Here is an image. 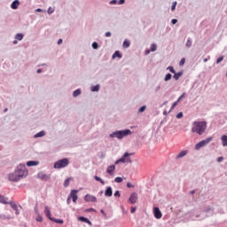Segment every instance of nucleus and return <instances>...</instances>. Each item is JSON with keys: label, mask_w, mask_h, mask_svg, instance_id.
<instances>
[{"label": "nucleus", "mask_w": 227, "mask_h": 227, "mask_svg": "<svg viewBox=\"0 0 227 227\" xmlns=\"http://www.w3.org/2000/svg\"><path fill=\"white\" fill-rule=\"evenodd\" d=\"M155 51H157V45L156 44H152L151 52H155Z\"/></svg>", "instance_id": "36"}, {"label": "nucleus", "mask_w": 227, "mask_h": 227, "mask_svg": "<svg viewBox=\"0 0 227 227\" xmlns=\"http://www.w3.org/2000/svg\"><path fill=\"white\" fill-rule=\"evenodd\" d=\"M36 221H37L38 223H42V221H43V219L42 218V216H38V217L36 218Z\"/></svg>", "instance_id": "47"}, {"label": "nucleus", "mask_w": 227, "mask_h": 227, "mask_svg": "<svg viewBox=\"0 0 227 227\" xmlns=\"http://www.w3.org/2000/svg\"><path fill=\"white\" fill-rule=\"evenodd\" d=\"M0 203H2L3 205H8V198L4 197L3 195H0Z\"/></svg>", "instance_id": "17"}, {"label": "nucleus", "mask_w": 227, "mask_h": 227, "mask_svg": "<svg viewBox=\"0 0 227 227\" xmlns=\"http://www.w3.org/2000/svg\"><path fill=\"white\" fill-rule=\"evenodd\" d=\"M94 179H95L97 182H100V184H101L102 185H105V184H106V182H105L102 178H100L98 176H94Z\"/></svg>", "instance_id": "22"}, {"label": "nucleus", "mask_w": 227, "mask_h": 227, "mask_svg": "<svg viewBox=\"0 0 227 227\" xmlns=\"http://www.w3.org/2000/svg\"><path fill=\"white\" fill-rule=\"evenodd\" d=\"M84 200L88 201V202L90 201V203H96L97 197H95V196H93L91 194H86L85 197H84Z\"/></svg>", "instance_id": "9"}, {"label": "nucleus", "mask_w": 227, "mask_h": 227, "mask_svg": "<svg viewBox=\"0 0 227 227\" xmlns=\"http://www.w3.org/2000/svg\"><path fill=\"white\" fill-rule=\"evenodd\" d=\"M114 182H116V184H121V182H123V178H121V177H115Z\"/></svg>", "instance_id": "35"}, {"label": "nucleus", "mask_w": 227, "mask_h": 227, "mask_svg": "<svg viewBox=\"0 0 227 227\" xmlns=\"http://www.w3.org/2000/svg\"><path fill=\"white\" fill-rule=\"evenodd\" d=\"M223 59H224L223 57L218 58L217 60H216V63L219 64L221 61H223Z\"/></svg>", "instance_id": "46"}, {"label": "nucleus", "mask_w": 227, "mask_h": 227, "mask_svg": "<svg viewBox=\"0 0 227 227\" xmlns=\"http://www.w3.org/2000/svg\"><path fill=\"white\" fill-rule=\"evenodd\" d=\"M81 95V90H76L73 92V97H79Z\"/></svg>", "instance_id": "28"}, {"label": "nucleus", "mask_w": 227, "mask_h": 227, "mask_svg": "<svg viewBox=\"0 0 227 227\" xmlns=\"http://www.w3.org/2000/svg\"><path fill=\"white\" fill-rule=\"evenodd\" d=\"M51 221H53L54 223H57L58 224H63V220L61 219H54V218H51Z\"/></svg>", "instance_id": "31"}, {"label": "nucleus", "mask_w": 227, "mask_h": 227, "mask_svg": "<svg viewBox=\"0 0 227 227\" xmlns=\"http://www.w3.org/2000/svg\"><path fill=\"white\" fill-rule=\"evenodd\" d=\"M146 110V106H142V107H140V109H139V113H145V111Z\"/></svg>", "instance_id": "42"}, {"label": "nucleus", "mask_w": 227, "mask_h": 227, "mask_svg": "<svg viewBox=\"0 0 227 227\" xmlns=\"http://www.w3.org/2000/svg\"><path fill=\"white\" fill-rule=\"evenodd\" d=\"M78 192H79V191H77V190H71L69 196L73 200L74 203H76L77 200H79V196H77Z\"/></svg>", "instance_id": "7"}, {"label": "nucleus", "mask_w": 227, "mask_h": 227, "mask_svg": "<svg viewBox=\"0 0 227 227\" xmlns=\"http://www.w3.org/2000/svg\"><path fill=\"white\" fill-rule=\"evenodd\" d=\"M92 48H93V49H98V43H92Z\"/></svg>", "instance_id": "43"}, {"label": "nucleus", "mask_w": 227, "mask_h": 227, "mask_svg": "<svg viewBox=\"0 0 227 227\" xmlns=\"http://www.w3.org/2000/svg\"><path fill=\"white\" fill-rule=\"evenodd\" d=\"M185 155H187V151H182L177 154L176 159H182V157H185Z\"/></svg>", "instance_id": "20"}, {"label": "nucleus", "mask_w": 227, "mask_h": 227, "mask_svg": "<svg viewBox=\"0 0 227 227\" xmlns=\"http://www.w3.org/2000/svg\"><path fill=\"white\" fill-rule=\"evenodd\" d=\"M176 8V2H173L172 6H171V10L175 11Z\"/></svg>", "instance_id": "41"}, {"label": "nucleus", "mask_w": 227, "mask_h": 227, "mask_svg": "<svg viewBox=\"0 0 227 227\" xmlns=\"http://www.w3.org/2000/svg\"><path fill=\"white\" fill-rule=\"evenodd\" d=\"M176 106H178V100L173 103L171 109H173L174 107H176Z\"/></svg>", "instance_id": "44"}, {"label": "nucleus", "mask_w": 227, "mask_h": 227, "mask_svg": "<svg viewBox=\"0 0 227 227\" xmlns=\"http://www.w3.org/2000/svg\"><path fill=\"white\" fill-rule=\"evenodd\" d=\"M105 196L106 198H111V196H113V188H111V186L106 188V190L105 192Z\"/></svg>", "instance_id": "13"}, {"label": "nucleus", "mask_w": 227, "mask_h": 227, "mask_svg": "<svg viewBox=\"0 0 227 227\" xmlns=\"http://www.w3.org/2000/svg\"><path fill=\"white\" fill-rule=\"evenodd\" d=\"M127 187H129V189H130V187H134V185H132V184H130V183H127Z\"/></svg>", "instance_id": "54"}, {"label": "nucleus", "mask_w": 227, "mask_h": 227, "mask_svg": "<svg viewBox=\"0 0 227 227\" xmlns=\"http://www.w3.org/2000/svg\"><path fill=\"white\" fill-rule=\"evenodd\" d=\"M37 74H42V69H38Z\"/></svg>", "instance_id": "62"}, {"label": "nucleus", "mask_w": 227, "mask_h": 227, "mask_svg": "<svg viewBox=\"0 0 227 227\" xmlns=\"http://www.w3.org/2000/svg\"><path fill=\"white\" fill-rule=\"evenodd\" d=\"M184 97H185V93H183L177 99V102H180V100H182V98H184Z\"/></svg>", "instance_id": "45"}, {"label": "nucleus", "mask_w": 227, "mask_h": 227, "mask_svg": "<svg viewBox=\"0 0 227 227\" xmlns=\"http://www.w3.org/2000/svg\"><path fill=\"white\" fill-rule=\"evenodd\" d=\"M167 70H169V72H171V74H175L176 73L175 68L173 67H168L167 68Z\"/></svg>", "instance_id": "37"}, {"label": "nucleus", "mask_w": 227, "mask_h": 227, "mask_svg": "<svg viewBox=\"0 0 227 227\" xmlns=\"http://www.w3.org/2000/svg\"><path fill=\"white\" fill-rule=\"evenodd\" d=\"M78 221H82V223H88V224H91V222H90L88 218L83 217V216H80L78 218Z\"/></svg>", "instance_id": "21"}, {"label": "nucleus", "mask_w": 227, "mask_h": 227, "mask_svg": "<svg viewBox=\"0 0 227 227\" xmlns=\"http://www.w3.org/2000/svg\"><path fill=\"white\" fill-rule=\"evenodd\" d=\"M9 205L13 210H17V204H15L14 202H9Z\"/></svg>", "instance_id": "34"}, {"label": "nucleus", "mask_w": 227, "mask_h": 227, "mask_svg": "<svg viewBox=\"0 0 227 227\" xmlns=\"http://www.w3.org/2000/svg\"><path fill=\"white\" fill-rule=\"evenodd\" d=\"M70 185V178H67L64 182V187H68Z\"/></svg>", "instance_id": "33"}, {"label": "nucleus", "mask_w": 227, "mask_h": 227, "mask_svg": "<svg viewBox=\"0 0 227 227\" xmlns=\"http://www.w3.org/2000/svg\"><path fill=\"white\" fill-rule=\"evenodd\" d=\"M23 38H24V35H22V34H17V35H15V39H16V40H19V42L22 41Z\"/></svg>", "instance_id": "25"}, {"label": "nucleus", "mask_w": 227, "mask_h": 227, "mask_svg": "<svg viewBox=\"0 0 227 227\" xmlns=\"http://www.w3.org/2000/svg\"><path fill=\"white\" fill-rule=\"evenodd\" d=\"M114 169H116V166L111 165L107 168L106 173H108V175H113Z\"/></svg>", "instance_id": "16"}, {"label": "nucleus", "mask_w": 227, "mask_h": 227, "mask_svg": "<svg viewBox=\"0 0 227 227\" xmlns=\"http://www.w3.org/2000/svg\"><path fill=\"white\" fill-rule=\"evenodd\" d=\"M130 212H131V214H134L136 212V207H132L130 208Z\"/></svg>", "instance_id": "50"}, {"label": "nucleus", "mask_w": 227, "mask_h": 227, "mask_svg": "<svg viewBox=\"0 0 227 227\" xmlns=\"http://www.w3.org/2000/svg\"><path fill=\"white\" fill-rule=\"evenodd\" d=\"M35 12H42V9H36Z\"/></svg>", "instance_id": "64"}, {"label": "nucleus", "mask_w": 227, "mask_h": 227, "mask_svg": "<svg viewBox=\"0 0 227 227\" xmlns=\"http://www.w3.org/2000/svg\"><path fill=\"white\" fill-rule=\"evenodd\" d=\"M122 47H124V49H128V47H130V41L125 40L122 43Z\"/></svg>", "instance_id": "23"}, {"label": "nucleus", "mask_w": 227, "mask_h": 227, "mask_svg": "<svg viewBox=\"0 0 227 227\" xmlns=\"http://www.w3.org/2000/svg\"><path fill=\"white\" fill-rule=\"evenodd\" d=\"M171 22H172V24H176V22H178V20L173 19Z\"/></svg>", "instance_id": "53"}, {"label": "nucleus", "mask_w": 227, "mask_h": 227, "mask_svg": "<svg viewBox=\"0 0 227 227\" xmlns=\"http://www.w3.org/2000/svg\"><path fill=\"white\" fill-rule=\"evenodd\" d=\"M27 166H28V167L38 166V161H33V160L27 161Z\"/></svg>", "instance_id": "24"}, {"label": "nucleus", "mask_w": 227, "mask_h": 227, "mask_svg": "<svg viewBox=\"0 0 227 227\" xmlns=\"http://www.w3.org/2000/svg\"><path fill=\"white\" fill-rule=\"evenodd\" d=\"M116 58H120L121 59V55L120 54V51H116L114 55H113V59H116Z\"/></svg>", "instance_id": "27"}, {"label": "nucleus", "mask_w": 227, "mask_h": 227, "mask_svg": "<svg viewBox=\"0 0 227 227\" xmlns=\"http://www.w3.org/2000/svg\"><path fill=\"white\" fill-rule=\"evenodd\" d=\"M192 41L191 40V38H189L186 42V47H192Z\"/></svg>", "instance_id": "32"}, {"label": "nucleus", "mask_w": 227, "mask_h": 227, "mask_svg": "<svg viewBox=\"0 0 227 227\" xmlns=\"http://www.w3.org/2000/svg\"><path fill=\"white\" fill-rule=\"evenodd\" d=\"M125 4V0H119L118 4Z\"/></svg>", "instance_id": "51"}, {"label": "nucleus", "mask_w": 227, "mask_h": 227, "mask_svg": "<svg viewBox=\"0 0 227 227\" xmlns=\"http://www.w3.org/2000/svg\"><path fill=\"white\" fill-rule=\"evenodd\" d=\"M110 4H116V0H112V1L110 2Z\"/></svg>", "instance_id": "58"}, {"label": "nucleus", "mask_w": 227, "mask_h": 227, "mask_svg": "<svg viewBox=\"0 0 227 227\" xmlns=\"http://www.w3.org/2000/svg\"><path fill=\"white\" fill-rule=\"evenodd\" d=\"M130 155H134V153H125L121 159L115 161V164H120V162H122V164H132V160H130Z\"/></svg>", "instance_id": "3"}, {"label": "nucleus", "mask_w": 227, "mask_h": 227, "mask_svg": "<svg viewBox=\"0 0 227 227\" xmlns=\"http://www.w3.org/2000/svg\"><path fill=\"white\" fill-rule=\"evenodd\" d=\"M13 43H14V45H17V44L19 43V42L17 41V39L13 41Z\"/></svg>", "instance_id": "61"}, {"label": "nucleus", "mask_w": 227, "mask_h": 227, "mask_svg": "<svg viewBox=\"0 0 227 227\" xmlns=\"http://www.w3.org/2000/svg\"><path fill=\"white\" fill-rule=\"evenodd\" d=\"M207 130V121H194L192 128V132L203 136Z\"/></svg>", "instance_id": "1"}, {"label": "nucleus", "mask_w": 227, "mask_h": 227, "mask_svg": "<svg viewBox=\"0 0 227 227\" xmlns=\"http://www.w3.org/2000/svg\"><path fill=\"white\" fill-rule=\"evenodd\" d=\"M37 176H38V178H40V180H44V181H47V180H49V176H47L45 173H43V172H40V173H38V175H37Z\"/></svg>", "instance_id": "12"}, {"label": "nucleus", "mask_w": 227, "mask_h": 227, "mask_svg": "<svg viewBox=\"0 0 227 227\" xmlns=\"http://www.w3.org/2000/svg\"><path fill=\"white\" fill-rule=\"evenodd\" d=\"M105 36H106V37L111 36V32H106V33L105 34Z\"/></svg>", "instance_id": "57"}, {"label": "nucleus", "mask_w": 227, "mask_h": 227, "mask_svg": "<svg viewBox=\"0 0 227 227\" xmlns=\"http://www.w3.org/2000/svg\"><path fill=\"white\" fill-rule=\"evenodd\" d=\"M196 191L192 190L190 193L195 194Z\"/></svg>", "instance_id": "63"}, {"label": "nucleus", "mask_w": 227, "mask_h": 227, "mask_svg": "<svg viewBox=\"0 0 227 227\" xmlns=\"http://www.w3.org/2000/svg\"><path fill=\"white\" fill-rule=\"evenodd\" d=\"M221 139H222L223 146H227V136L226 135H223Z\"/></svg>", "instance_id": "18"}, {"label": "nucleus", "mask_w": 227, "mask_h": 227, "mask_svg": "<svg viewBox=\"0 0 227 227\" xmlns=\"http://www.w3.org/2000/svg\"><path fill=\"white\" fill-rule=\"evenodd\" d=\"M212 139H213L212 137H209L206 138L205 140L199 142L195 145V150H200V148H203V146H207V145H208V143H210V141H212Z\"/></svg>", "instance_id": "6"}, {"label": "nucleus", "mask_w": 227, "mask_h": 227, "mask_svg": "<svg viewBox=\"0 0 227 227\" xmlns=\"http://www.w3.org/2000/svg\"><path fill=\"white\" fill-rule=\"evenodd\" d=\"M61 43H63V39H59L58 45H61Z\"/></svg>", "instance_id": "56"}, {"label": "nucleus", "mask_w": 227, "mask_h": 227, "mask_svg": "<svg viewBox=\"0 0 227 227\" xmlns=\"http://www.w3.org/2000/svg\"><path fill=\"white\" fill-rule=\"evenodd\" d=\"M100 90V85H95L91 87V91H98Z\"/></svg>", "instance_id": "29"}, {"label": "nucleus", "mask_w": 227, "mask_h": 227, "mask_svg": "<svg viewBox=\"0 0 227 227\" xmlns=\"http://www.w3.org/2000/svg\"><path fill=\"white\" fill-rule=\"evenodd\" d=\"M20 4V2H19V0H14L11 5V8L12 10H17V8H19Z\"/></svg>", "instance_id": "15"}, {"label": "nucleus", "mask_w": 227, "mask_h": 227, "mask_svg": "<svg viewBox=\"0 0 227 227\" xmlns=\"http://www.w3.org/2000/svg\"><path fill=\"white\" fill-rule=\"evenodd\" d=\"M176 118L177 119L184 118V113L180 112L179 114H177Z\"/></svg>", "instance_id": "40"}, {"label": "nucleus", "mask_w": 227, "mask_h": 227, "mask_svg": "<svg viewBox=\"0 0 227 227\" xmlns=\"http://www.w3.org/2000/svg\"><path fill=\"white\" fill-rule=\"evenodd\" d=\"M70 164V160L68 159L64 158L60 160H58L57 162L54 163V168L55 169H61V168H67Z\"/></svg>", "instance_id": "5"}, {"label": "nucleus", "mask_w": 227, "mask_h": 227, "mask_svg": "<svg viewBox=\"0 0 227 227\" xmlns=\"http://www.w3.org/2000/svg\"><path fill=\"white\" fill-rule=\"evenodd\" d=\"M101 214H103V215H106V212L104 211V209L100 210Z\"/></svg>", "instance_id": "60"}, {"label": "nucleus", "mask_w": 227, "mask_h": 227, "mask_svg": "<svg viewBox=\"0 0 227 227\" xmlns=\"http://www.w3.org/2000/svg\"><path fill=\"white\" fill-rule=\"evenodd\" d=\"M224 160V158L223 157H219L217 159V162H223Z\"/></svg>", "instance_id": "48"}, {"label": "nucleus", "mask_w": 227, "mask_h": 227, "mask_svg": "<svg viewBox=\"0 0 227 227\" xmlns=\"http://www.w3.org/2000/svg\"><path fill=\"white\" fill-rule=\"evenodd\" d=\"M171 77H172L171 74L168 73L166 74L164 81H166V82L171 81Z\"/></svg>", "instance_id": "30"}, {"label": "nucleus", "mask_w": 227, "mask_h": 227, "mask_svg": "<svg viewBox=\"0 0 227 227\" xmlns=\"http://www.w3.org/2000/svg\"><path fill=\"white\" fill-rule=\"evenodd\" d=\"M180 67H184L185 65V59H182L179 62Z\"/></svg>", "instance_id": "38"}, {"label": "nucleus", "mask_w": 227, "mask_h": 227, "mask_svg": "<svg viewBox=\"0 0 227 227\" xmlns=\"http://www.w3.org/2000/svg\"><path fill=\"white\" fill-rule=\"evenodd\" d=\"M48 13H49V14L54 13V10L50 7V8L48 9Z\"/></svg>", "instance_id": "49"}, {"label": "nucleus", "mask_w": 227, "mask_h": 227, "mask_svg": "<svg viewBox=\"0 0 227 227\" xmlns=\"http://www.w3.org/2000/svg\"><path fill=\"white\" fill-rule=\"evenodd\" d=\"M114 196H115V198H120L121 195L120 194V191H116L114 193Z\"/></svg>", "instance_id": "39"}, {"label": "nucleus", "mask_w": 227, "mask_h": 227, "mask_svg": "<svg viewBox=\"0 0 227 227\" xmlns=\"http://www.w3.org/2000/svg\"><path fill=\"white\" fill-rule=\"evenodd\" d=\"M44 214H45L46 217H48V219H50V221H51L52 217H51V209L49 208L48 206H46L44 208Z\"/></svg>", "instance_id": "14"}, {"label": "nucleus", "mask_w": 227, "mask_h": 227, "mask_svg": "<svg viewBox=\"0 0 227 227\" xmlns=\"http://www.w3.org/2000/svg\"><path fill=\"white\" fill-rule=\"evenodd\" d=\"M8 178L11 182H19V180H20V177L16 174L15 171L13 173L9 174Z\"/></svg>", "instance_id": "8"}, {"label": "nucleus", "mask_w": 227, "mask_h": 227, "mask_svg": "<svg viewBox=\"0 0 227 227\" xmlns=\"http://www.w3.org/2000/svg\"><path fill=\"white\" fill-rule=\"evenodd\" d=\"M88 212H95V209L94 208H90V209H88Z\"/></svg>", "instance_id": "59"}, {"label": "nucleus", "mask_w": 227, "mask_h": 227, "mask_svg": "<svg viewBox=\"0 0 227 227\" xmlns=\"http://www.w3.org/2000/svg\"><path fill=\"white\" fill-rule=\"evenodd\" d=\"M70 200H72V198L70 196H68L67 200V205H70Z\"/></svg>", "instance_id": "52"}, {"label": "nucleus", "mask_w": 227, "mask_h": 227, "mask_svg": "<svg viewBox=\"0 0 227 227\" xmlns=\"http://www.w3.org/2000/svg\"><path fill=\"white\" fill-rule=\"evenodd\" d=\"M45 136V131H40L39 133H36L34 137H43Z\"/></svg>", "instance_id": "26"}, {"label": "nucleus", "mask_w": 227, "mask_h": 227, "mask_svg": "<svg viewBox=\"0 0 227 227\" xmlns=\"http://www.w3.org/2000/svg\"><path fill=\"white\" fill-rule=\"evenodd\" d=\"M129 203L134 205V203H136L137 201V193H136V192L132 193L129 199Z\"/></svg>", "instance_id": "11"}, {"label": "nucleus", "mask_w": 227, "mask_h": 227, "mask_svg": "<svg viewBox=\"0 0 227 227\" xmlns=\"http://www.w3.org/2000/svg\"><path fill=\"white\" fill-rule=\"evenodd\" d=\"M183 75V73L182 72H179V73H174V76L173 78L176 80V81H178L180 79V77H182Z\"/></svg>", "instance_id": "19"}, {"label": "nucleus", "mask_w": 227, "mask_h": 227, "mask_svg": "<svg viewBox=\"0 0 227 227\" xmlns=\"http://www.w3.org/2000/svg\"><path fill=\"white\" fill-rule=\"evenodd\" d=\"M153 214L156 219H160V217H162V213L160 212V209H159V207L153 208Z\"/></svg>", "instance_id": "10"}, {"label": "nucleus", "mask_w": 227, "mask_h": 227, "mask_svg": "<svg viewBox=\"0 0 227 227\" xmlns=\"http://www.w3.org/2000/svg\"><path fill=\"white\" fill-rule=\"evenodd\" d=\"M131 134H132V131H130V129H124V130L115 131L110 134V137H117V139H123V137H127V136H130Z\"/></svg>", "instance_id": "2"}, {"label": "nucleus", "mask_w": 227, "mask_h": 227, "mask_svg": "<svg viewBox=\"0 0 227 227\" xmlns=\"http://www.w3.org/2000/svg\"><path fill=\"white\" fill-rule=\"evenodd\" d=\"M15 172L18 175V177H20V180L21 178H24V176H26V175H27V169H26V165L18 166Z\"/></svg>", "instance_id": "4"}, {"label": "nucleus", "mask_w": 227, "mask_h": 227, "mask_svg": "<svg viewBox=\"0 0 227 227\" xmlns=\"http://www.w3.org/2000/svg\"><path fill=\"white\" fill-rule=\"evenodd\" d=\"M14 210H15L16 215H19V214H20V213H19V207H17L16 209H14Z\"/></svg>", "instance_id": "55"}]
</instances>
